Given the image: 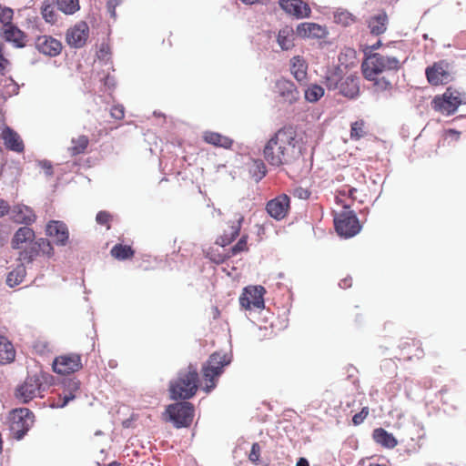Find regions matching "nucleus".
<instances>
[{"label": "nucleus", "mask_w": 466, "mask_h": 466, "mask_svg": "<svg viewBox=\"0 0 466 466\" xmlns=\"http://www.w3.org/2000/svg\"><path fill=\"white\" fill-rule=\"evenodd\" d=\"M336 232L345 238L356 236L361 230V225L352 210H344L334 216Z\"/></svg>", "instance_id": "0eeeda50"}, {"label": "nucleus", "mask_w": 466, "mask_h": 466, "mask_svg": "<svg viewBox=\"0 0 466 466\" xmlns=\"http://www.w3.org/2000/svg\"><path fill=\"white\" fill-rule=\"evenodd\" d=\"M14 11L10 7L2 6L0 5V22L3 24V27L6 25L13 24Z\"/></svg>", "instance_id": "49530a36"}, {"label": "nucleus", "mask_w": 466, "mask_h": 466, "mask_svg": "<svg viewBox=\"0 0 466 466\" xmlns=\"http://www.w3.org/2000/svg\"><path fill=\"white\" fill-rule=\"evenodd\" d=\"M369 413H370L369 407H367V406L363 407L360 412L356 413L352 417V423H353V425H355V426L360 425L366 420V418L368 417Z\"/></svg>", "instance_id": "09e8293b"}, {"label": "nucleus", "mask_w": 466, "mask_h": 466, "mask_svg": "<svg viewBox=\"0 0 466 466\" xmlns=\"http://www.w3.org/2000/svg\"><path fill=\"white\" fill-rule=\"evenodd\" d=\"M80 390V381L77 380H68L64 382L63 391L58 394L57 400H54L53 406L56 408L66 407L69 401L76 397Z\"/></svg>", "instance_id": "aec40b11"}, {"label": "nucleus", "mask_w": 466, "mask_h": 466, "mask_svg": "<svg viewBox=\"0 0 466 466\" xmlns=\"http://www.w3.org/2000/svg\"><path fill=\"white\" fill-rule=\"evenodd\" d=\"M111 219V214L105 210L99 211L96 217V221L100 225H106L107 228H110L109 222Z\"/></svg>", "instance_id": "8fccbe9b"}, {"label": "nucleus", "mask_w": 466, "mask_h": 466, "mask_svg": "<svg viewBox=\"0 0 466 466\" xmlns=\"http://www.w3.org/2000/svg\"><path fill=\"white\" fill-rule=\"evenodd\" d=\"M9 420L13 437L20 441L34 425L35 414L27 408H18L10 412Z\"/></svg>", "instance_id": "423d86ee"}, {"label": "nucleus", "mask_w": 466, "mask_h": 466, "mask_svg": "<svg viewBox=\"0 0 466 466\" xmlns=\"http://www.w3.org/2000/svg\"><path fill=\"white\" fill-rule=\"evenodd\" d=\"M5 147L11 151L22 153L25 150V145L21 137L11 127L5 126L0 135Z\"/></svg>", "instance_id": "5701e85b"}, {"label": "nucleus", "mask_w": 466, "mask_h": 466, "mask_svg": "<svg viewBox=\"0 0 466 466\" xmlns=\"http://www.w3.org/2000/svg\"><path fill=\"white\" fill-rule=\"evenodd\" d=\"M9 65V61L5 57L4 48L0 49V74H4L7 66Z\"/></svg>", "instance_id": "5fc2aeb1"}, {"label": "nucleus", "mask_w": 466, "mask_h": 466, "mask_svg": "<svg viewBox=\"0 0 466 466\" xmlns=\"http://www.w3.org/2000/svg\"><path fill=\"white\" fill-rule=\"evenodd\" d=\"M50 379V375L42 372L26 377L24 383L17 387L15 397L24 403L36 397H42V393L49 385Z\"/></svg>", "instance_id": "20e7f679"}, {"label": "nucleus", "mask_w": 466, "mask_h": 466, "mask_svg": "<svg viewBox=\"0 0 466 466\" xmlns=\"http://www.w3.org/2000/svg\"><path fill=\"white\" fill-rule=\"evenodd\" d=\"M10 210L12 220L17 224L31 225L36 219L34 210L25 205H15Z\"/></svg>", "instance_id": "a878e982"}, {"label": "nucleus", "mask_w": 466, "mask_h": 466, "mask_svg": "<svg viewBox=\"0 0 466 466\" xmlns=\"http://www.w3.org/2000/svg\"><path fill=\"white\" fill-rule=\"evenodd\" d=\"M205 256L207 258H208L210 261L216 264H222L227 259L230 258L228 250L220 251L217 247H209L208 248H207L205 250Z\"/></svg>", "instance_id": "e433bc0d"}, {"label": "nucleus", "mask_w": 466, "mask_h": 466, "mask_svg": "<svg viewBox=\"0 0 466 466\" xmlns=\"http://www.w3.org/2000/svg\"><path fill=\"white\" fill-rule=\"evenodd\" d=\"M296 466H309V461L305 458H299Z\"/></svg>", "instance_id": "0e129e2a"}, {"label": "nucleus", "mask_w": 466, "mask_h": 466, "mask_svg": "<svg viewBox=\"0 0 466 466\" xmlns=\"http://www.w3.org/2000/svg\"><path fill=\"white\" fill-rule=\"evenodd\" d=\"M389 17L385 11H379L377 14L370 15L367 19V26L370 33L373 35H380L384 34L388 28Z\"/></svg>", "instance_id": "393cba45"}, {"label": "nucleus", "mask_w": 466, "mask_h": 466, "mask_svg": "<svg viewBox=\"0 0 466 466\" xmlns=\"http://www.w3.org/2000/svg\"><path fill=\"white\" fill-rule=\"evenodd\" d=\"M203 140L209 145L218 147H223L225 149L231 148L233 145V139L228 137L223 136L218 132L206 131L203 133Z\"/></svg>", "instance_id": "7c9ffc66"}, {"label": "nucleus", "mask_w": 466, "mask_h": 466, "mask_svg": "<svg viewBox=\"0 0 466 466\" xmlns=\"http://www.w3.org/2000/svg\"><path fill=\"white\" fill-rule=\"evenodd\" d=\"M9 65V61L5 57L4 48L0 49V74H4L7 66Z\"/></svg>", "instance_id": "6e6d98bb"}, {"label": "nucleus", "mask_w": 466, "mask_h": 466, "mask_svg": "<svg viewBox=\"0 0 466 466\" xmlns=\"http://www.w3.org/2000/svg\"><path fill=\"white\" fill-rule=\"evenodd\" d=\"M350 285H351V283H350V280H349V279H343L339 283V286L342 288H348V287H350Z\"/></svg>", "instance_id": "69168bd1"}, {"label": "nucleus", "mask_w": 466, "mask_h": 466, "mask_svg": "<svg viewBox=\"0 0 466 466\" xmlns=\"http://www.w3.org/2000/svg\"><path fill=\"white\" fill-rule=\"evenodd\" d=\"M351 318H352L353 321H355L357 323L360 322L362 320V314L358 306H356L354 308V310L351 312Z\"/></svg>", "instance_id": "13d9d810"}, {"label": "nucleus", "mask_w": 466, "mask_h": 466, "mask_svg": "<svg viewBox=\"0 0 466 466\" xmlns=\"http://www.w3.org/2000/svg\"><path fill=\"white\" fill-rule=\"evenodd\" d=\"M89 36V26L86 22L79 21L69 27L66 34V41L68 46L75 48L83 47Z\"/></svg>", "instance_id": "f3484780"}, {"label": "nucleus", "mask_w": 466, "mask_h": 466, "mask_svg": "<svg viewBox=\"0 0 466 466\" xmlns=\"http://www.w3.org/2000/svg\"><path fill=\"white\" fill-rule=\"evenodd\" d=\"M294 30L291 26L282 27L278 34L277 41L283 50H289L294 46Z\"/></svg>", "instance_id": "473e14b6"}, {"label": "nucleus", "mask_w": 466, "mask_h": 466, "mask_svg": "<svg viewBox=\"0 0 466 466\" xmlns=\"http://www.w3.org/2000/svg\"><path fill=\"white\" fill-rule=\"evenodd\" d=\"M248 236L247 234L242 235L238 242L228 249L230 258L237 256L239 253L248 251Z\"/></svg>", "instance_id": "37998d69"}, {"label": "nucleus", "mask_w": 466, "mask_h": 466, "mask_svg": "<svg viewBox=\"0 0 466 466\" xmlns=\"http://www.w3.org/2000/svg\"><path fill=\"white\" fill-rule=\"evenodd\" d=\"M307 71L308 64L303 57L297 56L290 60V72L298 82H306Z\"/></svg>", "instance_id": "2f4dec72"}, {"label": "nucleus", "mask_w": 466, "mask_h": 466, "mask_svg": "<svg viewBox=\"0 0 466 466\" xmlns=\"http://www.w3.org/2000/svg\"><path fill=\"white\" fill-rule=\"evenodd\" d=\"M16 351L13 343L7 339L5 332L0 329V364L12 363L15 359Z\"/></svg>", "instance_id": "cd10ccee"}, {"label": "nucleus", "mask_w": 466, "mask_h": 466, "mask_svg": "<svg viewBox=\"0 0 466 466\" xmlns=\"http://www.w3.org/2000/svg\"><path fill=\"white\" fill-rule=\"evenodd\" d=\"M241 1L247 5H252V4H255L256 2H258V0H241Z\"/></svg>", "instance_id": "774afa93"}, {"label": "nucleus", "mask_w": 466, "mask_h": 466, "mask_svg": "<svg viewBox=\"0 0 466 466\" xmlns=\"http://www.w3.org/2000/svg\"><path fill=\"white\" fill-rule=\"evenodd\" d=\"M411 345L415 348V352H414L412 357H414V358H416L418 360L421 359L423 357V355H424V350L421 348L420 341L416 339H413L412 342H411Z\"/></svg>", "instance_id": "864d4df0"}, {"label": "nucleus", "mask_w": 466, "mask_h": 466, "mask_svg": "<svg viewBox=\"0 0 466 466\" xmlns=\"http://www.w3.org/2000/svg\"><path fill=\"white\" fill-rule=\"evenodd\" d=\"M266 289L263 286H248L244 288L240 297L241 308L250 310L253 309H262L265 308L264 295Z\"/></svg>", "instance_id": "ddd939ff"}, {"label": "nucleus", "mask_w": 466, "mask_h": 466, "mask_svg": "<svg viewBox=\"0 0 466 466\" xmlns=\"http://www.w3.org/2000/svg\"><path fill=\"white\" fill-rule=\"evenodd\" d=\"M244 217L237 213L233 218L228 219L222 228V232L216 238L215 244L221 248L230 245L240 234Z\"/></svg>", "instance_id": "2eb2a0df"}, {"label": "nucleus", "mask_w": 466, "mask_h": 466, "mask_svg": "<svg viewBox=\"0 0 466 466\" xmlns=\"http://www.w3.org/2000/svg\"><path fill=\"white\" fill-rule=\"evenodd\" d=\"M446 137H450L451 139L452 140H459L460 139V137H461V132L460 131H457L455 129H448L446 131Z\"/></svg>", "instance_id": "bf43d9fd"}, {"label": "nucleus", "mask_w": 466, "mask_h": 466, "mask_svg": "<svg viewBox=\"0 0 466 466\" xmlns=\"http://www.w3.org/2000/svg\"><path fill=\"white\" fill-rule=\"evenodd\" d=\"M110 115L113 118L121 120L125 116V108L121 105L113 106L110 110Z\"/></svg>", "instance_id": "3c124183"}, {"label": "nucleus", "mask_w": 466, "mask_h": 466, "mask_svg": "<svg viewBox=\"0 0 466 466\" xmlns=\"http://www.w3.org/2000/svg\"><path fill=\"white\" fill-rule=\"evenodd\" d=\"M110 252L115 258L119 260L131 258L135 253L130 246L122 244L115 245Z\"/></svg>", "instance_id": "58836bf2"}, {"label": "nucleus", "mask_w": 466, "mask_h": 466, "mask_svg": "<svg viewBox=\"0 0 466 466\" xmlns=\"http://www.w3.org/2000/svg\"><path fill=\"white\" fill-rule=\"evenodd\" d=\"M355 192H357L355 187H349L339 190L336 196L337 203L342 204L345 208H350L352 202L356 199Z\"/></svg>", "instance_id": "c9c22d12"}, {"label": "nucleus", "mask_w": 466, "mask_h": 466, "mask_svg": "<svg viewBox=\"0 0 466 466\" xmlns=\"http://www.w3.org/2000/svg\"><path fill=\"white\" fill-rule=\"evenodd\" d=\"M380 46H381V42H380V40H378L376 42V44L372 45L370 48L371 50H375V49L379 48Z\"/></svg>", "instance_id": "338daca9"}, {"label": "nucleus", "mask_w": 466, "mask_h": 466, "mask_svg": "<svg viewBox=\"0 0 466 466\" xmlns=\"http://www.w3.org/2000/svg\"><path fill=\"white\" fill-rule=\"evenodd\" d=\"M427 80L432 86L446 85L453 80L452 68L445 60L435 62L425 71Z\"/></svg>", "instance_id": "9b49d317"}, {"label": "nucleus", "mask_w": 466, "mask_h": 466, "mask_svg": "<svg viewBox=\"0 0 466 466\" xmlns=\"http://www.w3.org/2000/svg\"><path fill=\"white\" fill-rule=\"evenodd\" d=\"M368 134L367 125L363 119L355 121L350 126V138L352 140H360Z\"/></svg>", "instance_id": "a19ab883"}, {"label": "nucleus", "mask_w": 466, "mask_h": 466, "mask_svg": "<svg viewBox=\"0 0 466 466\" xmlns=\"http://www.w3.org/2000/svg\"><path fill=\"white\" fill-rule=\"evenodd\" d=\"M329 90H339V93L348 98H355L360 93L359 79L357 76H349L337 80L336 76L327 78Z\"/></svg>", "instance_id": "f8f14e48"}, {"label": "nucleus", "mask_w": 466, "mask_h": 466, "mask_svg": "<svg viewBox=\"0 0 466 466\" xmlns=\"http://www.w3.org/2000/svg\"><path fill=\"white\" fill-rule=\"evenodd\" d=\"M293 195L295 198L306 200L309 198L311 192L308 188L299 187L294 189Z\"/></svg>", "instance_id": "603ef678"}, {"label": "nucleus", "mask_w": 466, "mask_h": 466, "mask_svg": "<svg viewBox=\"0 0 466 466\" xmlns=\"http://www.w3.org/2000/svg\"><path fill=\"white\" fill-rule=\"evenodd\" d=\"M461 103V92L450 86L441 96L434 97L432 106L436 111L449 116L455 113Z\"/></svg>", "instance_id": "1a4fd4ad"}, {"label": "nucleus", "mask_w": 466, "mask_h": 466, "mask_svg": "<svg viewBox=\"0 0 466 466\" xmlns=\"http://www.w3.org/2000/svg\"><path fill=\"white\" fill-rule=\"evenodd\" d=\"M54 254L55 249L51 241L47 238H40L35 241L30 248L21 250L18 255V259L22 262L30 263L38 255H43L50 258Z\"/></svg>", "instance_id": "4468645a"}, {"label": "nucleus", "mask_w": 466, "mask_h": 466, "mask_svg": "<svg viewBox=\"0 0 466 466\" xmlns=\"http://www.w3.org/2000/svg\"><path fill=\"white\" fill-rule=\"evenodd\" d=\"M1 35L6 42L12 43L16 48H23L26 46V34L14 24L2 27Z\"/></svg>", "instance_id": "412c9836"}, {"label": "nucleus", "mask_w": 466, "mask_h": 466, "mask_svg": "<svg viewBox=\"0 0 466 466\" xmlns=\"http://www.w3.org/2000/svg\"><path fill=\"white\" fill-rule=\"evenodd\" d=\"M250 172L257 181L262 179L267 174L265 163L260 159L254 160Z\"/></svg>", "instance_id": "a18cd8bd"}, {"label": "nucleus", "mask_w": 466, "mask_h": 466, "mask_svg": "<svg viewBox=\"0 0 466 466\" xmlns=\"http://www.w3.org/2000/svg\"><path fill=\"white\" fill-rule=\"evenodd\" d=\"M279 5L286 13L297 18L309 17L311 13L309 5L302 0H279Z\"/></svg>", "instance_id": "4be33fe9"}, {"label": "nucleus", "mask_w": 466, "mask_h": 466, "mask_svg": "<svg viewBox=\"0 0 466 466\" xmlns=\"http://www.w3.org/2000/svg\"><path fill=\"white\" fill-rule=\"evenodd\" d=\"M300 37L322 38L327 32L324 27L315 23H301L296 30Z\"/></svg>", "instance_id": "c85d7f7f"}, {"label": "nucleus", "mask_w": 466, "mask_h": 466, "mask_svg": "<svg viewBox=\"0 0 466 466\" xmlns=\"http://www.w3.org/2000/svg\"><path fill=\"white\" fill-rule=\"evenodd\" d=\"M26 275V269L24 264L17 265L12 271L7 274L6 285L10 288H14L21 284Z\"/></svg>", "instance_id": "f704fd0d"}, {"label": "nucleus", "mask_w": 466, "mask_h": 466, "mask_svg": "<svg viewBox=\"0 0 466 466\" xmlns=\"http://www.w3.org/2000/svg\"><path fill=\"white\" fill-rule=\"evenodd\" d=\"M198 369L190 364L187 370L180 371L177 380L170 382L169 391L172 400H188L198 389Z\"/></svg>", "instance_id": "7ed1b4c3"}, {"label": "nucleus", "mask_w": 466, "mask_h": 466, "mask_svg": "<svg viewBox=\"0 0 466 466\" xmlns=\"http://www.w3.org/2000/svg\"><path fill=\"white\" fill-rule=\"evenodd\" d=\"M166 413L177 428L188 427L193 421L194 406L187 401L177 402L167 407Z\"/></svg>", "instance_id": "6e6552de"}, {"label": "nucleus", "mask_w": 466, "mask_h": 466, "mask_svg": "<svg viewBox=\"0 0 466 466\" xmlns=\"http://www.w3.org/2000/svg\"><path fill=\"white\" fill-rule=\"evenodd\" d=\"M275 87L285 102L292 104L298 100L299 93L292 81L281 78L276 82Z\"/></svg>", "instance_id": "b1692460"}, {"label": "nucleus", "mask_w": 466, "mask_h": 466, "mask_svg": "<svg viewBox=\"0 0 466 466\" xmlns=\"http://www.w3.org/2000/svg\"><path fill=\"white\" fill-rule=\"evenodd\" d=\"M334 21L343 26H349L356 23V16L346 9L339 8L334 12Z\"/></svg>", "instance_id": "4c0bfd02"}, {"label": "nucleus", "mask_w": 466, "mask_h": 466, "mask_svg": "<svg viewBox=\"0 0 466 466\" xmlns=\"http://www.w3.org/2000/svg\"><path fill=\"white\" fill-rule=\"evenodd\" d=\"M304 143L291 126L278 129L266 142L263 157L272 167L291 166L303 155Z\"/></svg>", "instance_id": "f257e3e1"}, {"label": "nucleus", "mask_w": 466, "mask_h": 466, "mask_svg": "<svg viewBox=\"0 0 466 466\" xmlns=\"http://www.w3.org/2000/svg\"><path fill=\"white\" fill-rule=\"evenodd\" d=\"M35 238V231L28 227L19 228L11 240V247L14 249H22L24 244H34Z\"/></svg>", "instance_id": "bb28decb"}, {"label": "nucleus", "mask_w": 466, "mask_h": 466, "mask_svg": "<svg viewBox=\"0 0 466 466\" xmlns=\"http://www.w3.org/2000/svg\"><path fill=\"white\" fill-rule=\"evenodd\" d=\"M261 448L258 442H255L251 446L250 452L248 454V460L254 464L258 465L260 463Z\"/></svg>", "instance_id": "de8ad7c7"}, {"label": "nucleus", "mask_w": 466, "mask_h": 466, "mask_svg": "<svg viewBox=\"0 0 466 466\" xmlns=\"http://www.w3.org/2000/svg\"><path fill=\"white\" fill-rule=\"evenodd\" d=\"M324 95V89L319 85H311L305 90V98L309 102H317Z\"/></svg>", "instance_id": "c03bdc74"}, {"label": "nucleus", "mask_w": 466, "mask_h": 466, "mask_svg": "<svg viewBox=\"0 0 466 466\" xmlns=\"http://www.w3.org/2000/svg\"><path fill=\"white\" fill-rule=\"evenodd\" d=\"M290 208V198L284 193L278 195L266 204L267 213L277 221L285 219L289 214Z\"/></svg>", "instance_id": "dca6fc26"}, {"label": "nucleus", "mask_w": 466, "mask_h": 466, "mask_svg": "<svg viewBox=\"0 0 466 466\" xmlns=\"http://www.w3.org/2000/svg\"><path fill=\"white\" fill-rule=\"evenodd\" d=\"M40 166L46 170V175L51 176L53 174V167L50 162L41 161Z\"/></svg>", "instance_id": "052dcab7"}, {"label": "nucleus", "mask_w": 466, "mask_h": 466, "mask_svg": "<svg viewBox=\"0 0 466 466\" xmlns=\"http://www.w3.org/2000/svg\"><path fill=\"white\" fill-rule=\"evenodd\" d=\"M113 2H116V0H109L107 2V7L110 10L111 15L115 17L116 16V10H115V5H113Z\"/></svg>", "instance_id": "e2e57ef3"}, {"label": "nucleus", "mask_w": 466, "mask_h": 466, "mask_svg": "<svg viewBox=\"0 0 466 466\" xmlns=\"http://www.w3.org/2000/svg\"><path fill=\"white\" fill-rule=\"evenodd\" d=\"M89 145V138L86 135H80L71 140V146L68 147V153L71 157L85 154Z\"/></svg>", "instance_id": "72a5a7b5"}, {"label": "nucleus", "mask_w": 466, "mask_h": 466, "mask_svg": "<svg viewBox=\"0 0 466 466\" xmlns=\"http://www.w3.org/2000/svg\"><path fill=\"white\" fill-rule=\"evenodd\" d=\"M11 208L7 201L0 198V218L5 217L10 211Z\"/></svg>", "instance_id": "4d7b16f0"}, {"label": "nucleus", "mask_w": 466, "mask_h": 466, "mask_svg": "<svg viewBox=\"0 0 466 466\" xmlns=\"http://www.w3.org/2000/svg\"><path fill=\"white\" fill-rule=\"evenodd\" d=\"M56 5L65 15H74L80 9L79 0H56Z\"/></svg>", "instance_id": "ea45409f"}, {"label": "nucleus", "mask_w": 466, "mask_h": 466, "mask_svg": "<svg viewBox=\"0 0 466 466\" xmlns=\"http://www.w3.org/2000/svg\"><path fill=\"white\" fill-rule=\"evenodd\" d=\"M372 439L378 445L386 449H393L398 444L396 438L383 428L374 429Z\"/></svg>", "instance_id": "c756f323"}, {"label": "nucleus", "mask_w": 466, "mask_h": 466, "mask_svg": "<svg viewBox=\"0 0 466 466\" xmlns=\"http://www.w3.org/2000/svg\"><path fill=\"white\" fill-rule=\"evenodd\" d=\"M230 363L226 353L214 352L202 368L204 390L208 393L217 386L218 377L223 373L224 367Z\"/></svg>", "instance_id": "39448f33"}, {"label": "nucleus", "mask_w": 466, "mask_h": 466, "mask_svg": "<svg viewBox=\"0 0 466 466\" xmlns=\"http://www.w3.org/2000/svg\"><path fill=\"white\" fill-rule=\"evenodd\" d=\"M35 49L47 56L54 57L62 51V43L51 35H39L35 40Z\"/></svg>", "instance_id": "6ab92c4d"}, {"label": "nucleus", "mask_w": 466, "mask_h": 466, "mask_svg": "<svg viewBox=\"0 0 466 466\" xmlns=\"http://www.w3.org/2000/svg\"><path fill=\"white\" fill-rule=\"evenodd\" d=\"M54 372L69 375L83 368L82 356L78 353H66L56 357L52 363Z\"/></svg>", "instance_id": "9d476101"}, {"label": "nucleus", "mask_w": 466, "mask_h": 466, "mask_svg": "<svg viewBox=\"0 0 466 466\" xmlns=\"http://www.w3.org/2000/svg\"><path fill=\"white\" fill-rule=\"evenodd\" d=\"M46 234L57 246H66L69 240V230L61 220H50L46 226Z\"/></svg>", "instance_id": "a211bd4d"}, {"label": "nucleus", "mask_w": 466, "mask_h": 466, "mask_svg": "<svg viewBox=\"0 0 466 466\" xmlns=\"http://www.w3.org/2000/svg\"><path fill=\"white\" fill-rule=\"evenodd\" d=\"M41 15L46 23L54 25L57 21V13L49 1H45L41 6Z\"/></svg>", "instance_id": "79ce46f5"}, {"label": "nucleus", "mask_w": 466, "mask_h": 466, "mask_svg": "<svg viewBox=\"0 0 466 466\" xmlns=\"http://www.w3.org/2000/svg\"><path fill=\"white\" fill-rule=\"evenodd\" d=\"M361 67L364 77L373 82L375 90L385 91L397 84L400 64L395 57L374 53L366 56Z\"/></svg>", "instance_id": "f03ea898"}, {"label": "nucleus", "mask_w": 466, "mask_h": 466, "mask_svg": "<svg viewBox=\"0 0 466 466\" xmlns=\"http://www.w3.org/2000/svg\"><path fill=\"white\" fill-rule=\"evenodd\" d=\"M8 232L6 227L0 225V246H3L6 240Z\"/></svg>", "instance_id": "680f3d73"}]
</instances>
